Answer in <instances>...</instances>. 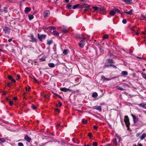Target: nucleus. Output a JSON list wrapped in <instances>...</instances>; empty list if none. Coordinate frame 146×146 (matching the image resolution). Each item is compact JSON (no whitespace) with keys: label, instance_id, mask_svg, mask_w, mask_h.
Listing matches in <instances>:
<instances>
[{"label":"nucleus","instance_id":"obj_11","mask_svg":"<svg viewBox=\"0 0 146 146\" xmlns=\"http://www.w3.org/2000/svg\"><path fill=\"white\" fill-rule=\"evenodd\" d=\"M115 13V11L114 10V9L110 11V14L111 16H113L114 15Z\"/></svg>","mask_w":146,"mask_h":146},{"label":"nucleus","instance_id":"obj_61","mask_svg":"<svg viewBox=\"0 0 146 146\" xmlns=\"http://www.w3.org/2000/svg\"><path fill=\"white\" fill-rule=\"evenodd\" d=\"M55 110L56 111H58V112H59L60 110L58 108H56L55 109Z\"/></svg>","mask_w":146,"mask_h":146},{"label":"nucleus","instance_id":"obj_60","mask_svg":"<svg viewBox=\"0 0 146 146\" xmlns=\"http://www.w3.org/2000/svg\"><path fill=\"white\" fill-rule=\"evenodd\" d=\"M143 19L144 20L146 21V17L143 16Z\"/></svg>","mask_w":146,"mask_h":146},{"label":"nucleus","instance_id":"obj_48","mask_svg":"<svg viewBox=\"0 0 146 146\" xmlns=\"http://www.w3.org/2000/svg\"><path fill=\"white\" fill-rule=\"evenodd\" d=\"M32 107L33 110H35L36 108V107L33 104L32 105Z\"/></svg>","mask_w":146,"mask_h":146},{"label":"nucleus","instance_id":"obj_38","mask_svg":"<svg viewBox=\"0 0 146 146\" xmlns=\"http://www.w3.org/2000/svg\"><path fill=\"white\" fill-rule=\"evenodd\" d=\"M9 104L11 106H12L13 104V101L10 100L9 101Z\"/></svg>","mask_w":146,"mask_h":146},{"label":"nucleus","instance_id":"obj_37","mask_svg":"<svg viewBox=\"0 0 146 146\" xmlns=\"http://www.w3.org/2000/svg\"><path fill=\"white\" fill-rule=\"evenodd\" d=\"M62 31L64 33H66L68 32V31L66 29H61Z\"/></svg>","mask_w":146,"mask_h":146},{"label":"nucleus","instance_id":"obj_41","mask_svg":"<svg viewBox=\"0 0 146 146\" xmlns=\"http://www.w3.org/2000/svg\"><path fill=\"white\" fill-rule=\"evenodd\" d=\"M87 120L84 119H83L82 120V122L84 124L86 123H87Z\"/></svg>","mask_w":146,"mask_h":146},{"label":"nucleus","instance_id":"obj_49","mask_svg":"<svg viewBox=\"0 0 146 146\" xmlns=\"http://www.w3.org/2000/svg\"><path fill=\"white\" fill-rule=\"evenodd\" d=\"M84 7V6L83 4L82 5H79V8L83 9Z\"/></svg>","mask_w":146,"mask_h":146},{"label":"nucleus","instance_id":"obj_30","mask_svg":"<svg viewBox=\"0 0 146 146\" xmlns=\"http://www.w3.org/2000/svg\"><path fill=\"white\" fill-rule=\"evenodd\" d=\"M53 42V41L52 40H47V44L48 45H50Z\"/></svg>","mask_w":146,"mask_h":146},{"label":"nucleus","instance_id":"obj_35","mask_svg":"<svg viewBox=\"0 0 146 146\" xmlns=\"http://www.w3.org/2000/svg\"><path fill=\"white\" fill-rule=\"evenodd\" d=\"M107 61L110 63H114V62L112 59H108Z\"/></svg>","mask_w":146,"mask_h":146},{"label":"nucleus","instance_id":"obj_47","mask_svg":"<svg viewBox=\"0 0 146 146\" xmlns=\"http://www.w3.org/2000/svg\"><path fill=\"white\" fill-rule=\"evenodd\" d=\"M45 58L44 57H42L40 59V61L41 62L43 61L44 60H45Z\"/></svg>","mask_w":146,"mask_h":146},{"label":"nucleus","instance_id":"obj_33","mask_svg":"<svg viewBox=\"0 0 146 146\" xmlns=\"http://www.w3.org/2000/svg\"><path fill=\"white\" fill-rule=\"evenodd\" d=\"M109 55L112 58H114L116 57L115 56L113 55L112 54L110 53H109Z\"/></svg>","mask_w":146,"mask_h":146},{"label":"nucleus","instance_id":"obj_34","mask_svg":"<svg viewBox=\"0 0 146 146\" xmlns=\"http://www.w3.org/2000/svg\"><path fill=\"white\" fill-rule=\"evenodd\" d=\"M72 6V5L69 4L66 7V8H67L68 9H71V7Z\"/></svg>","mask_w":146,"mask_h":146},{"label":"nucleus","instance_id":"obj_17","mask_svg":"<svg viewBox=\"0 0 146 146\" xmlns=\"http://www.w3.org/2000/svg\"><path fill=\"white\" fill-rule=\"evenodd\" d=\"M104 10V9L103 8H100L98 7V9L97 11L100 12V13H101V12Z\"/></svg>","mask_w":146,"mask_h":146},{"label":"nucleus","instance_id":"obj_32","mask_svg":"<svg viewBox=\"0 0 146 146\" xmlns=\"http://www.w3.org/2000/svg\"><path fill=\"white\" fill-rule=\"evenodd\" d=\"M77 37L80 39L85 38L82 35H77Z\"/></svg>","mask_w":146,"mask_h":146},{"label":"nucleus","instance_id":"obj_26","mask_svg":"<svg viewBox=\"0 0 146 146\" xmlns=\"http://www.w3.org/2000/svg\"><path fill=\"white\" fill-rule=\"evenodd\" d=\"M140 106L142 107L144 109H146V107L145 106V104H141L139 105Z\"/></svg>","mask_w":146,"mask_h":146},{"label":"nucleus","instance_id":"obj_53","mask_svg":"<svg viewBox=\"0 0 146 146\" xmlns=\"http://www.w3.org/2000/svg\"><path fill=\"white\" fill-rule=\"evenodd\" d=\"M101 78L102 79L104 80H105V79H106V78L103 76H101Z\"/></svg>","mask_w":146,"mask_h":146},{"label":"nucleus","instance_id":"obj_45","mask_svg":"<svg viewBox=\"0 0 146 146\" xmlns=\"http://www.w3.org/2000/svg\"><path fill=\"white\" fill-rule=\"evenodd\" d=\"M135 28H136V27L135 26H133L131 27L130 29L131 30H132V31H135Z\"/></svg>","mask_w":146,"mask_h":146},{"label":"nucleus","instance_id":"obj_44","mask_svg":"<svg viewBox=\"0 0 146 146\" xmlns=\"http://www.w3.org/2000/svg\"><path fill=\"white\" fill-rule=\"evenodd\" d=\"M18 145L19 146H24L23 144L21 142L18 143Z\"/></svg>","mask_w":146,"mask_h":146},{"label":"nucleus","instance_id":"obj_52","mask_svg":"<svg viewBox=\"0 0 146 146\" xmlns=\"http://www.w3.org/2000/svg\"><path fill=\"white\" fill-rule=\"evenodd\" d=\"M17 78H16V79L17 80H18L20 78V76L19 75H17Z\"/></svg>","mask_w":146,"mask_h":146},{"label":"nucleus","instance_id":"obj_56","mask_svg":"<svg viewBox=\"0 0 146 146\" xmlns=\"http://www.w3.org/2000/svg\"><path fill=\"white\" fill-rule=\"evenodd\" d=\"M86 8L84 9V11L85 12H86L87 11H88L89 10L88 8H87L86 7H85Z\"/></svg>","mask_w":146,"mask_h":146},{"label":"nucleus","instance_id":"obj_22","mask_svg":"<svg viewBox=\"0 0 146 146\" xmlns=\"http://www.w3.org/2000/svg\"><path fill=\"white\" fill-rule=\"evenodd\" d=\"M28 17L29 20H31L34 18L33 16V15L31 14L29 15H28Z\"/></svg>","mask_w":146,"mask_h":146},{"label":"nucleus","instance_id":"obj_40","mask_svg":"<svg viewBox=\"0 0 146 146\" xmlns=\"http://www.w3.org/2000/svg\"><path fill=\"white\" fill-rule=\"evenodd\" d=\"M92 145L94 146H97L98 145V143L96 142H94L92 143Z\"/></svg>","mask_w":146,"mask_h":146},{"label":"nucleus","instance_id":"obj_14","mask_svg":"<svg viewBox=\"0 0 146 146\" xmlns=\"http://www.w3.org/2000/svg\"><path fill=\"white\" fill-rule=\"evenodd\" d=\"M110 63L107 61L105 63L104 67L105 68L109 67H110Z\"/></svg>","mask_w":146,"mask_h":146},{"label":"nucleus","instance_id":"obj_55","mask_svg":"<svg viewBox=\"0 0 146 146\" xmlns=\"http://www.w3.org/2000/svg\"><path fill=\"white\" fill-rule=\"evenodd\" d=\"M88 136L89 137H91L92 136V134L91 133H88Z\"/></svg>","mask_w":146,"mask_h":146},{"label":"nucleus","instance_id":"obj_29","mask_svg":"<svg viewBox=\"0 0 146 146\" xmlns=\"http://www.w3.org/2000/svg\"><path fill=\"white\" fill-rule=\"evenodd\" d=\"M5 141L4 138H0V143H3L5 142Z\"/></svg>","mask_w":146,"mask_h":146},{"label":"nucleus","instance_id":"obj_16","mask_svg":"<svg viewBox=\"0 0 146 146\" xmlns=\"http://www.w3.org/2000/svg\"><path fill=\"white\" fill-rule=\"evenodd\" d=\"M146 137V133H143L142 134V135L140 137L141 140L144 139Z\"/></svg>","mask_w":146,"mask_h":146},{"label":"nucleus","instance_id":"obj_46","mask_svg":"<svg viewBox=\"0 0 146 146\" xmlns=\"http://www.w3.org/2000/svg\"><path fill=\"white\" fill-rule=\"evenodd\" d=\"M142 76L145 79H146V74H142Z\"/></svg>","mask_w":146,"mask_h":146},{"label":"nucleus","instance_id":"obj_58","mask_svg":"<svg viewBox=\"0 0 146 146\" xmlns=\"http://www.w3.org/2000/svg\"><path fill=\"white\" fill-rule=\"evenodd\" d=\"M135 31H133L135 32L137 31H138V30L137 29L136 27V28H135Z\"/></svg>","mask_w":146,"mask_h":146},{"label":"nucleus","instance_id":"obj_25","mask_svg":"<svg viewBox=\"0 0 146 146\" xmlns=\"http://www.w3.org/2000/svg\"><path fill=\"white\" fill-rule=\"evenodd\" d=\"M133 11L132 10H130L128 12H126L124 11V13L127 14L128 15H130L132 13Z\"/></svg>","mask_w":146,"mask_h":146},{"label":"nucleus","instance_id":"obj_10","mask_svg":"<svg viewBox=\"0 0 146 146\" xmlns=\"http://www.w3.org/2000/svg\"><path fill=\"white\" fill-rule=\"evenodd\" d=\"M31 40L30 41L32 42H36V40L34 36L33 35H31L30 36Z\"/></svg>","mask_w":146,"mask_h":146},{"label":"nucleus","instance_id":"obj_39","mask_svg":"<svg viewBox=\"0 0 146 146\" xmlns=\"http://www.w3.org/2000/svg\"><path fill=\"white\" fill-rule=\"evenodd\" d=\"M8 78L10 80H11L13 79L12 77L11 76L9 75L8 76Z\"/></svg>","mask_w":146,"mask_h":146},{"label":"nucleus","instance_id":"obj_23","mask_svg":"<svg viewBox=\"0 0 146 146\" xmlns=\"http://www.w3.org/2000/svg\"><path fill=\"white\" fill-rule=\"evenodd\" d=\"M79 4H77L75 5H74L72 7V8L73 9H75L77 8H79Z\"/></svg>","mask_w":146,"mask_h":146},{"label":"nucleus","instance_id":"obj_3","mask_svg":"<svg viewBox=\"0 0 146 146\" xmlns=\"http://www.w3.org/2000/svg\"><path fill=\"white\" fill-rule=\"evenodd\" d=\"M46 36L45 35H40L39 34H38V37L40 41H42L43 39H44Z\"/></svg>","mask_w":146,"mask_h":146},{"label":"nucleus","instance_id":"obj_18","mask_svg":"<svg viewBox=\"0 0 146 146\" xmlns=\"http://www.w3.org/2000/svg\"><path fill=\"white\" fill-rule=\"evenodd\" d=\"M84 7H86L87 8H89L90 7V6L88 5L85 2L83 4Z\"/></svg>","mask_w":146,"mask_h":146},{"label":"nucleus","instance_id":"obj_8","mask_svg":"<svg viewBox=\"0 0 146 146\" xmlns=\"http://www.w3.org/2000/svg\"><path fill=\"white\" fill-rule=\"evenodd\" d=\"M60 90L61 91L64 92L67 91L71 92L72 91L71 90L67 89L65 87H64L60 88Z\"/></svg>","mask_w":146,"mask_h":146},{"label":"nucleus","instance_id":"obj_28","mask_svg":"<svg viewBox=\"0 0 146 146\" xmlns=\"http://www.w3.org/2000/svg\"><path fill=\"white\" fill-rule=\"evenodd\" d=\"M121 74L123 75L126 76L128 74V73L127 71H123L121 72Z\"/></svg>","mask_w":146,"mask_h":146},{"label":"nucleus","instance_id":"obj_36","mask_svg":"<svg viewBox=\"0 0 146 146\" xmlns=\"http://www.w3.org/2000/svg\"><path fill=\"white\" fill-rule=\"evenodd\" d=\"M114 9V10L115 11V13L116 12H117L118 13H120V11L119 10V9L117 8H115Z\"/></svg>","mask_w":146,"mask_h":146},{"label":"nucleus","instance_id":"obj_27","mask_svg":"<svg viewBox=\"0 0 146 146\" xmlns=\"http://www.w3.org/2000/svg\"><path fill=\"white\" fill-rule=\"evenodd\" d=\"M109 36L107 35H105L103 36V39L104 40L105 39H108V38Z\"/></svg>","mask_w":146,"mask_h":146},{"label":"nucleus","instance_id":"obj_62","mask_svg":"<svg viewBox=\"0 0 146 146\" xmlns=\"http://www.w3.org/2000/svg\"><path fill=\"white\" fill-rule=\"evenodd\" d=\"M140 133H137L136 135L137 137H138L140 135Z\"/></svg>","mask_w":146,"mask_h":146},{"label":"nucleus","instance_id":"obj_43","mask_svg":"<svg viewBox=\"0 0 146 146\" xmlns=\"http://www.w3.org/2000/svg\"><path fill=\"white\" fill-rule=\"evenodd\" d=\"M122 23L124 24H126L127 23V21L125 19H124L122 20Z\"/></svg>","mask_w":146,"mask_h":146},{"label":"nucleus","instance_id":"obj_9","mask_svg":"<svg viewBox=\"0 0 146 146\" xmlns=\"http://www.w3.org/2000/svg\"><path fill=\"white\" fill-rule=\"evenodd\" d=\"M24 139L28 142H29L31 140V138L29 137L27 135L25 136Z\"/></svg>","mask_w":146,"mask_h":146},{"label":"nucleus","instance_id":"obj_21","mask_svg":"<svg viewBox=\"0 0 146 146\" xmlns=\"http://www.w3.org/2000/svg\"><path fill=\"white\" fill-rule=\"evenodd\" d=\"M98 94L96 92H94L92 95V97L95 98L98 96Z\"/></svg>","mask_w":146,"mask_h":146},{"label":"nucleus","instance_id":"obj_20","mask_svg":"<svg viewBox=\"0 0 146 146\" xmlns=\"http://www.w3.org/2000/svg\"><path fill=\"white\" fill-rule=\"evenodd\" d=\"M52 34L55 35L57 36L59 35L58 33L56 30L54 31L53 32Z\"/></svg>","mask_w":146,"mask_h":146},{"label":"nucleus","instance_id":"obj_4","mask_svg":"<svg viewBox=\"0 0 146 146\" xmlns=\"http://www.w3.org/2000/svg\"><path fill=\"white\" fill-rule=\"evenodd\" d=\"M120 141V139L118 137H117V138H115V139H113V143H114L115 146H116L117 142H119Z\"/></svg>","mask_w":146,"mask_h":146},{"label":"nucleus","instance_id":"obj_63","mask_svg":"<svg viewBox=\"0 0 146 146\" xmlns=\"http://www.w3.org/2000/svg\"><path fill=\"white\" fill-rule=\"evenodd\" d=\"M13 99L14 100H16L17 99V98L16 97H15L13 98Z\"/></svg>","mask_w":146,"mask_h":146},{"label":"nucleus","instance_id":"obj_13","mask_svg":"<svg viewBox=\"0 0 146 146\" xmlns=\"http://www.w3.org/2000/svg\"><path fill=\"white\" fill-rule=\"evenodd\" d=\"M126 4H129L132 3L131 0H122Z\"/></svg>","mask_w":146,"mask_h":146},{"label":"nucleus","instance_id":"obj_50","mask_svg":"<svg viewBox=\"0 0 146 146\" xmlns=\"http://www.w3.org/2000/svg\"><path fill=\"white\" fill-rule=\"evenodd\" d=\"M117 89L118 90H120L121 91H123L124 90L123 89V88L121 87H118L117 88Z\"/></svg>","mask_w":146,"mask_h":146},{"label":"nucleus","instance_id":"obj_1","mask_svg":"<svg viewBox=\"0 0 146 146\" xmlns=\"http://www.w3.org/2000/svg\"><path fill=\"white\" fill-rule=\"evenodd\" d=\"M124 121L127 128H129L130 125L129 118L127 116H125L124 117Z\"/></svg>","mask_w":146,"mask_h":146},{"label":"nucleus","instance_id":"obj_2","mask_svg":"<svg viewBox=\"0 0 146 146\" xmlns=\"http://www.w3.org/2000/svg\"><path fill=\"white\" fill-rule=\"evenodd\" d=\"M50 13L49 10H46L44 11L43 13L44 18L46 19L50 15Z\"/></svg>","mask_w":146,"mask_h":146},{"label":"nucleus","instance_id":"obj_6","mask_svg":"<svg viewBox=\"0 0 146 146\" xmlns=\"http://www.w3.org/2000/svg\"><path fill=\"white\" fill-rule=\"evenodd\" d=\"M131 115L133 118L134 122L135 123H136L138 121L139 119L138 117H137L135 115L132 114H131Z\"/></svg>","mask_w":146,"mask_h":146},{"label":"nucleus","instance_id":"obj_57","mask_svg":"<svg viewBox=\"0 0 146 146\" xmlns=\"http://www.w3.org/2000/svg\"><path fill=\"white\" fill-rule=\"evenodd\" d=\"M135 34H134V35H139V33L137 31L135 32Z\"/></svg>","mask_w":146,"mask_h":146},{"label":"nucleus","instance_id":"obj_5","mask_svg":"<svg viewBox=\"0 0 146 146\" xmlns=\"http://www.w3.org/2000/svg\"><path fill=\"white\" fill-rule=\"evenodd\" d=\"M10 29L9 27H6L3 29V31L5 33H9L10 32Z\"/></svg>","mask_w":146,"mask_h":146},{"label":"nucleus","instance_id":"obj_12","mask_svg":"<svg viewBox=\"0 0 146 146\" xmlns=\"http://www.w3.org/2000/svg\"><path fill=\"white\" fill-rule=\"evenodd\" d=\"M31 11V9L28 7H26L25 8V13H27Z\"/></svg>","mask_w":146,"mask_h":146},{"label":"nucleus","instance_id":"obj_59","mask_svg":"<svg viewBox=\"0 0 146 146\" xmlns=\"http://www.w3.org/2000/svg\"><path fill=\"white\" fill-rule=\"evenodd\" d=\"M11 82H9V83L7 84V86L8 87H10L11 85Z\"/></svg>","mask_w":146,"mask_h":146},{"label":"nucleus","instance_id":"obj_54","mask_svg":"<svg viewBox=\"0 0 146 146\" xmlns=\"http://www.w3.org/2000/svg\"><path fill=\"white\" fill-rule=\"evenodd\" d=\"M11 81L12 82L15 83L16 82V80L14 78H13V79L11 80Z\"/></svg>","mask_w":146,"mask_h":146},{"label":"nucleus","instance_id":"obj_51","mask_svg":"<svg viewBox=\"0 0 146 146\" xmlns=\"http://www.w3.org/2000/svg\"><path fill=\"white\" fill-rule=\"evenodd\" d=\"M7 8L6 7L4 8V11H3L5 12V13H7Z\"/></svg>","mask_w":146,"mask_h":146},{"label":"nucleus","instance_id":"obj_7","mask_svg":"<svg viewBox=\"0 0 146 146\" xmlns=\"http://www.w3.org/2000/svg\"><path fill=\"white\" fill-rule=\"evenodd\" d=\"M85 41L82 40H81L79 43V45L81 48H83L84 45Z\"/></svg>","mask_w":146,"mask_h":146},{"label":"nucleus","instance_id":"obj_15","mask_svg":"<svg viewBox=\"0 0 146 146\" xmlns=\"http://www.w3.org/2000/svg\"><path fill=\"white\" fill-rule=\"evenodd\" d=\"M95 109L96 110L99 111H102V109L101 107L100 106H96L95 107Z\"/></svg>","mask_w":146,"mask_h":146},{"label":"nucleus","instance_id":"obj_19","mask_svg":"<svg viewBox=\"0 0 146 146\" xmlns=\"http://www.w3.org/2000/svg\"><path fill=\"white\" fill-rule=\"evenodd\" d=\"M48 66L50 68H53L55 66V65L53 63H48Z\"/></svg>","mask_w":146,"mask_h":146},{"label":"nucleus","instance_id":"obj_24","mask_svg":"<svg viewBox=\"0 0 146 146\" xmlns=\"http://www.w3.org/2000/svg\"><path fill=\"white\" fill-rule=\"evenodd\" d=\"M69 50L67 49H65L63 52V53L64 54H67L68 53Z\"/></svg>","mask_w":146,"mask_h":146},{"label":"nucleus","instance_id":"obj_31","mask_svg":"<svg viewBox=\"0 0 146 146\" xmlns=\"http://www.w3.org/2000/svg\"><path fill=\"white\" fill-rule=\"evenodd\" d=\"M56 29V27H55L50 26V27H48V28L47 29H49L50 30H52V29H53V30L55 29Z\"/></svg>","mask_w":146,"mask_h":146},{"label":"nucleus","instance_id":"obj_64","mask_svg":"<svg viewBox=\"0 0 146 146\" xmlns=\"http://www.w3.org/2000/svg\"><path fill=\"white\" fill-rule=\"evenodd\" d=\"M138 146H143V145L141 143H138Z\"/></svg>","mask_w":146,"mask_h":146},{"label":"nucleus","instance_id":"obj_42","mask_svg":"<svg viewBox=\"0 0 146 146\" xmlns=\"http://www.w3.org/2000/svg\"><path fill=\"white\" fill-rule=\"evenodd\" d=\"M92 8L94 9V10L95 11H97V10L98 9V7H96V6L93 7Z\"/></svg>","mask_w":146,"mask_h":146}]
</instances>
